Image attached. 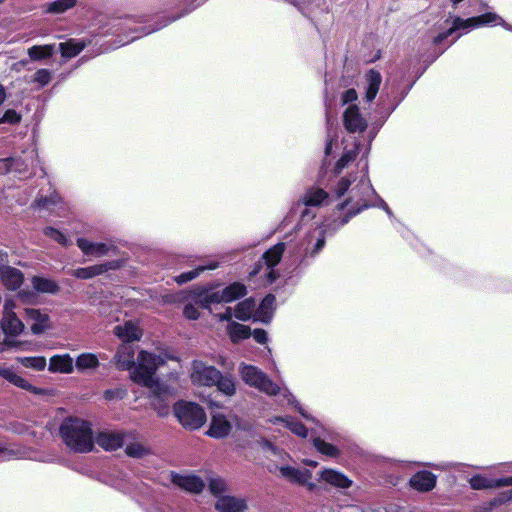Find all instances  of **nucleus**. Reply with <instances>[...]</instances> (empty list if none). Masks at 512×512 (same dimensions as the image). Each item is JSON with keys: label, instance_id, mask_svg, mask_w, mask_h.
Wrapping results in <instances>:
<instances>
[{"label": "nucleus", "instance_id": "nucleus-1", "mask_svg": "<svg viewBox=\"0 0 512 512\" xmlns=\"http://www.w3.org/2000/svg\"><path fill=\"white\" fill-rule=\"evenodd\" d=\"M168 359H174L167 354H153L141 350L138 354V364L131 371L130 378L137 384L149 388L155 397L166 399L176 394V387L160 382L154 375L159 367L164 365Z\"/></svg>", "mask_w": 512, "mask_h": 512}, {"label": "nucleus", "instance_id": "nucleus-2", "mask_svg": "<svg viewBox=\"0 0 512 512\" xmlns=\"http://www.w3.org/2000/svg\"><path fill=\"white\" fill-rule=\"evenodd\" d=\"M264 448L267 452H270L273 457L267 465V469L270 473L291 484L304 486L309 491H313L316 488V484L311 481L312 472L310 470L289 465L287 463L290 459L289 454L267 441L264 442Z\"/></svg>", "mask_w": 512, "mask_h": 512}, {"label": "nucleus", "instance_id": "nucleus-3", "mask_svg": "<svg viewBox=\"0 0 512 512\" xmlns=\"http://www.w3.org/2000/svg\"><path fill=\"white\" fill-rule=\"evenodd\" d=\"M60 435L64 443L75 452L87 453L94 448L91 424L83 419H66L60 427Z\"/></svg>", "mask_w": 512, "mask_h": 512}, {"label": "nucleus", "instance_id": "nucleus-4", "mask_svg": "<svg viewBox=\"0 0 512 512\" xmlns=\"http://www.w3.org/2000/svg\"><path fill=\"white\" fill-rule=\"evenodd\" d=\"M238 370L247 385L270 396L280 392V387L256 366L241 363Z\"/></svg>", "mask_w": 512, "mask_h": 512}, {"label": "nucleus", "instance_id": "nucleus-5", "mask_svg": "<svg viewBox=\"0 0 512 512\" xmlns=\"http://www.w3.org/2000/svg\"><path fill=\"white\" fill-rule=\"evenodd\" d=\"M173 411L179 423L186 429H199L206 422L203 408L196 403L179 401L174 405Z\"/></svg>", "mask_w": 512, "mask_h": 512}, {"label": "nucleus", "instance_id": "nucleus-6", "mask_svg": "<svg viewBox=\"0 0 512 512\" xmlns=\"http://www.w3.org/2000/svg\"><path fill=\"white\" fill-rule=\"evenodd\" d=\"M16 303L9 298L4 301L0 326L7 337H17L25 330L23 321L15 312Z\"/></svg>", "mask_w": 512, "mask_h": 512}, {"label": "nucleus", "instance_id": "nucleus-7", "mask_svg": "<svg viewBox=\"0 0 512 512\" xmlns=\"http://www.w3.org/2000/svg\"><path fill=\"white\" fill-rule=\"evenodd\" d=\"M220 377V371L201 360H194L190 370V380L194 385L211 387Z\"/></svg>", "mask_w": 512, "mask_h": 512}, {"label": "nucleus", "instance_id": "nucleus-8", "mask_svg": "<svg viewBox=\"0 0 512 512\" xmlns=\"http://www.w3.org/2000/svg\"><path fill=\"white\" fill-rule=\"evenodd\" d=\"M372 191L371 186L366 181H361L357 186L351 189L349 199L346 203L340 205V209L350 205L351 215L359 213L368 206L367 198Z\"/></svg>", "mask_w": 512, "mask_h": 512}, {"label": "nucleus", "instance_id": "nucleus-9", "mask_svg": "<svg viewBox=\"0 0 512 512\" xmlns=\"http://www.w3.org/2000/svg\"><path fill=\"white\" fill-rule=\"evenodd\" d=\"M24 317L30 324V330L34 335H41L52 329L50 316L44 310L24 308Z\"/></svg>", "mask_w": 512, "mask_h": 512}, {"label": "nucleus", "instance_id": "nucleus-10", "mask_svg": "<svg viewBox=\"0 0 512 512\" xmlns=\"http://www.w3.org/2000/svg\"><path fill=\"white\" fill-rule=\"evenodd\" d=\"M7 254L4 253V260H0V282L9 290L18 289L23 281V273L11 266L7 265Z\"/></svg>", "mask_w": 512, "mask_h": 512}, {"label": "nucleus", "instance_id": "nucleus-11", "mask_svg": "<svg viewBox=\"0 0 512 512\" xmlns=\"http://www.w3.org/2000/svg\"><path fill=\"white\" fill-rule=\"evenodd\" d=\"M343 121L346 130L350 133H361L367 127V121L356 105H351L345 110Z\"/></svg>", "mask_w": 512, "mask_h": 512}, {"label": "nucleus", "instance_id": "nucleus-12", "mask_svg": "<svg viewBox=\"0 0 512 512\" xmlns=\"http://www.w3.org/2000/svg\"><path fill=\"white\" fill-rule=\"evenodd\" d=\"M134 349L129 343L123 342L117 349L113 358L115 365L120 370H134L138 364V359L135 362Z\"/></svg>", "mask_w": 512, "mask_h": 512}, {"label": "nucleus", "instance_id": "nucleus-13", "mask_svg": "<svg viewBox=\"0 0 512 512\" xmlns=\"http://www.w3.org/2000/svg\"><path fill=\"white\" fill-rule=\"evenodd\" d=\"M232 425L225 415L221 413L212 414L211 424L207 434L213 438H224L231 431Z\"/></svg>", "mask_w": 512, "mask_h": 512}, {"label": "nucleus", "instance_id": "nucleus-14", "mask_svg": "<svg viewBox=\"0 0 512 512\" xmlns=\"http://www.w3.org/2000/svg\"><path fill=\"white\" fill-rule=\"evenodd\" d=\"M469 483L475 490L491 489L502 486H512V477L491 479L483 475H475L469 479Z\"/></svg>", "mask_w": 512, "mask_h": 512}, {"label": "nucleus", "instance_id": "nucleus-15", "mask_svg": "<svg viewBox=\"0 0 512 512\" xmlns=\"http://www.w3.org/2000/svg\"><path fill=\"white\" fill-rule=\"evenodd\" d=\"M77 246L87 256L102 257L107 255L113 248L112 245L107 243H96L89 241L86 238H78Z\"/></svg>", "mask_w": 512, "mask_h": 512}, {"label": "nucleus", "instance_id": "nucleus-16", "mask_svg": "<svg viewBox=\"0 0 512 512\" xmlns=\"http://www.w3.org/2000/svg\"><path fill=\"white\" fill-rule=\"evenodd\" d=\"M48 370L51 373L71 374L74 371V361L69 354L54 355L49 360Z\"/></svg>", "mask_w": 512, "mask_h": 512}, {"label": "nucleus", "instance_id": "nucleus-17", "mask_svg": "<svg viewBox=\"0 0 512 512\" xmlns=\"http://www.w3.org/2000/svg\"><path fill=\"white\" fill-rule=\"evenodd\" d=\"M126 434L119 432H101L96 437L99 446L107 451H113L123 446Z\"/></svg>", "mask_w": 512, "mask_h": 512}, {"label": "nucleus", "instance_id": "nucleus-18", "mask_svg": "<svg viewBox=\"0 0 512 512\" xmlns=\"http://www.w3.org/2000/svg\"><path fill=\"white\" fill-rule=\"evenodd\" d=\"M114 334L122 340V342L137 341L142 336V330L133 321H127L123 325H117L114 328Z\"/></svg>", "mask_w": 512, "mask_h": 512}, {"label": "nucleus", "instance_id": "nucleus-19", "mask_svg": "<svg viewBox=\"0 0 512 512\" xmlns=\"http://www.w3.org/2000/svg\"><path fill=\"white\" fill-rule=\"evenodd\" d=\"M319 475L322 481L336 488L348 489L352 486V480L337 470L324 469Z\"/></svg>", "mask_w": 512, "mask_h": 512}, {"label": "nucleus", "instance_id": "nucleus-20", "mask_svg": "<svg viewBox=\"0 0 512 512\" xmlns=\"http://www.w3.org/2000/svg\"><path fill=\"white\" fill-rule=\"evenodd\" d=\"M116 267V262L96 264L89 267L77 268L73 270L72 275L78 279H90L101 275L110 269H115Z\"/></svg>", "mask_w": 512, "mask_h": 512}, {"label": "nucleus", "instance_id": "nucleus-21", "mask_svg": "<svg viewBox=\"0 0 512 512\" xmlns=\"http://www.w3.org/2000/svg\"><path fill=\"white\" fill-rule=\"evenodd\" d=\"M246 507L244 499L234 496H221L215 504V508L219 512H243Z\"/></svg>", "mask_w": 512, "mask_h": 512}, {"label": "nucleus", "instance_id": "nucleus-22", "mask_svg": "<svg viewBox=\"0 0 512 512\" xmlns=\"http://www.w3.org/2000/svg\"><path fill=\"white\" fill-rule=\"evenodd\" d=\"M476 27H478V25H477V22L475 21L474 17H471V18H468V19H462L460 17H456L453 20L452 26L446 32L440 33L439 35H437L435 37V39H434V42L439 44L444 39H446L447 37L452 35L455 31H458V30H461V29L469 31V30L474 29Z\"/></svg>", "mask_w": 512, "mask_h": 512}, {"label": "nucleus", "instance_id": "nucleus-23", "mask_svg": "<svg viewBox=\"0 0 512 512\" xmlns=\"http://www.w3.org/2000/svg\"><path fill=\"white\" fill-rule=\"evenodd\" d=\"M436 484V477L428 471H421L413 475L410 479V485L420 492L432 490Z\"/></svg>", "mask_w": 512, "mask_h": 512}, {"label": "nucleus", "instance_id": "nucleus-24", "mask_svg": "<svg viewBox=\"0 0 512 512\" xmlns=\"http://www.w3.org/2000/svg\"><path fill=\"white\" fill-rule=\"evenodd\" d=\"M0 376L19 388L31 391L34 394L41 393V389L31 385L27 380L15 373L11 368L0 366Z\"/></svg>", "mask_w": 512, "mask_h": 512}, {"label": "nucleus", "instance_id": "nucleus-25", "mask_svg": "<svg viewBox=\"0 0 512 512\" xmlns=\"http://www.w3.org/2000/svg\"><path fill=\"white\" fill-rule=\"evenodd\" d=\"M365 80H366V85H367L365 99L368 102H371L375 99V97L379 91V88H380V85L382 82V76H381L380 72H378L374 69H370L365 74Z\"/></svg>", "mask_w": 512, "mask_h": 512}, {"label": "nucleus", "instance_id": "nucleus-26", "mask_svg": "<svg viewBox=\"0 0 512 512\" xmlns=\"http://www.w3.org/2000/svg\"><path fill=\"white\" fill-rule=\"evenodd\" d=\"M33 289L38 293L56 294L60 290V286L56 280L42 276H34L31 278Z\"/></svg>", "mask_w": 512, "mask_h": 512}, {"label": "nucleus", "instance_id": "nucleus-27", "mask_svg": "<svg viewBox=\"0 0 512 512\" xmlns=\"http://www.w3.org/2000/svg\"><path fill=\"white\" fill-rule=\"evenodd\" d=\"M275 304V297L271 294L267 295L259 305L258 309L255 311L254 319L256 321H261L267 323L272 318V313Z\"/></svg>", "mask_w": 512, "mask_h": 512}, {"label": "nucleus", "instance_id": "nucleus-28", "mask_svg": "<svg viewBox=\"0 0 512 512\" xmlns=\"http://www.w3.org/2000/svg\"><path fill=\"white\" fill-rule=\"evenodd\" d=\"M175 484L180 488L192 492L199 493L204 488V482L197 476H178L174 479Z\"/></svg>", "mask_w": 512, "mask_h": 512}, {"label": "nucleus", "instance_id": "nucleus-29", "mask_svg": "<svg viewBox=\"0 0 512 512\" xmlns=\"http://www.w3.org/2000/svg\"><path fill=\"white\" fill-rule=\"evenodd\" d=\"M85 47L86 43L84 41L76 39H69L68 41L59 44V50L64 58H73L77 56Z\"/></svg>", "mask_w": 512, "mask_h": 512}, {"label": "nucleus", "instance_id": "nucleus-30", "mask_svg": "<svg viewBox=\"0 0 512 512\" xmlns=\"http://www.w3.org/2000/svg\"><path fill=\"white\" fill-rule=\"evenodd\" d=\"M99 366L98 357L93 353H82L76 360L74 367L79 372H85L88 370H94Z\"/></svg>", "mask_w": 512, "mask_h": 512}, {"label": "nucleus", "instance_id": "nucleus-31", "mask_svg": "<svg viewBox=\"0 0 512 512\" xmlns=\"http://www.w3.org/2000/svg\"><path fill=\"white\" fill-rule=\"evenodd\" d=\"M273 424L282 423L286 428L297 436L305 438L307 436V429L300 422L293 420L291 417H274L270 419Z\"/></svg>", "mask_w": 512, "mask_h": 512}, {"label": "nucleus", "instance_id": "nucleus-32", "mask_svg": "<svg viewBox=\"0 0 512 512\" xmlns=\"http://www.w3.org/2000/svg\"><path fill=\"white\" fill-rule=\"evenodd\" d=\"M256 303L253 299H246L238 303L234 309V316L242 321L249 320L254 316Z\"/></svg>", "mask_w": 512, "mask_h": 512}, {"label": "nucleus", "instance_id": "nucleus-33", "mask_svg": "<svg viewBox=\"0 0 512 512\" xmlns=\"http://www.w3.org/2000/svg\"><path fill=\"white\" fill-rule=\"evenodd\" d=\"M55 45H34L27 50V54L32 61H39L50 58L54 53Z\"/></svg>", "mask_w": 512, "mask_h": 512}, {"label": "nucleus", "instance_id": "nucleus-34", "mask_svg": "<svg viewBox=\"0 0 512 512\" xmlns=\"http://www.w3.org/2000/svg\"><path fill=\"white\" fill-rule=\"evenodd\" d=\"M227 333L232 342H238L251 336L250 328L237 322H231L227 326Z\"/></svg>", "mask_w": 512, "mask_h": 512}, {"label": "nucleus", "instance_id": "nucleus-35", "mask_svg": "<svg viewBox=\"0 0 512 512\" xmlns=\"http://www.w3.org/2000/svg\"><path fill=\"white\" fill-rule=\"evenodd\" d=\"M218 267V263L215 261H210L207 265H199L195 269L180 274L175 278L176 282L179 284H183L186 282H189L195 278H197L200 273H202L205 270H214Z\"/></svg>", "mask_w": 512, "mask_h": 512}, {"label": "nucleus", "instance_id": "nucleus-36", "mask_svg": "<svg viewBox=\"0 0 512 512\" xmlns=\"http://www.w3.org/2000/svg\"><path fill=\"white\" fill-rule=\"evenodd\" d=\"M284 251V243H277L276 245H274L272 248L267 250L263 255V260L265 261V264L269 268L276 266L280 262Z\"/></svg>", "mask_w": 512, "mask_h": 512}, {"label": "nucleus", "instance_id": "nucleus-37", "mask_svg": "<svg viewBox=\"0 0 512 512\" xmlns=\"http://www.w3.org/2000/svg\"><path fill=\"white\" fill-rule=\"evenodd\" d=\"M77 4V0H55L44 6V11L50 14H62L72 9Z\"/></svg>", "mask_w": 512, "mask_h": 512}, {"label": "nucleus", "instance_id": "nucleus-38", "mask_svg": "<svg viewBox=\"0 0 512 512\" xmlns=\"http://www.w3.org/2000/svg\"><path fill=\"white\" fill-rule=\"evenodd\" d=\"M328 198V193L321 188L310 189L303 198L305 206H317Z\"/></svg>", "mask_w": 512, "mask_h": 512}, {"label": "nucleus", "instance_id": "nucleus-39", "mask_svg": "<svg viewBox=\"0 0 512 512\" xmlns=\"http://www.w3.org/2000/svg\"><path fill=\"white\" fill-rule=\"evenodd\" d=\"M220 392L226 396H233L236 393V384L232 377L224 376L220 372V377L215 381V384Z\"/></svg>", "mask_w": 512, "mask_h": 512}, {"label": "nucleus", "instance_id": "nucleus-40", "mask_svg": "<svg viewBox=\"0 0 512 512\" xmlns=\"http://www.w3.org/2000/svg\"><path fill=\"white\" fill-rule=\"evenodd\" d=\"M222 290L225 296V302H232L246 294V287L239 282L232 283Z\"/></svg>", "mask_w": 512, "mask_h": 512}, {"label": "nucleus", "instance_id": "nucleus-41", "mask_svg": "<svg viewBox=\"0 0 512 512\" xmlns=\"http://www.w3.org/2000/svg\"><path fill=\"white\" fill-rule=\"evenodd\" d=\"M313 444L318 452L328 457H338L340 455V450L333 444L327 443L319 437H315L313 439Z\"/></svg>", "mask_w": 512, "mask_h": 512}, {"label": "nucleus", "instance_id": "nucleus-42", "mask_svg": "<svg viewBox=\"0 0 512 512\" xmlns=\"http://www.w3.org/2000/svg\"><path fill=\"white\" fill-rule=\"evenodd\" d=\"M17 361L21 363L24 367L31 368L36 371L44 370L47 365L46 358L43 356L18 357Z\"/></svg>", "mask_w": 512, "mask_h": 512}, {"label": "nucleus", "instance_id": "nucleus-43", "mask_svg": "<svg viewBox=\"0 0 512 512\" xmlns=\"http://www.w3.org/2000/svg\"><path fill=\"white\" fill-rule=\"evenodd\" d=\"M28 164L20 163V159L17 158H7L0 159V173L8 172L14 167L15 171L22 173L26 170Z\"/></svg>", "mask_w": 512, "mask_h": 512}, {"label": "nucleus", "instance_id": "nucleus-44", "mask_svg": "<svg viewBox=\"0 0 512 512\" xmlns=\"http://www.w3.org/2000/svg\"><path fill=\"white\" fill-rule=\"evenodd\" d=\"M474 18L478 27L492 24L506 26L504 20L496 13L488 12Z\"/></svg>", "mask_w": 512, "mask_h": 512}, {"label": "nucleus", "instance_id": "nucleus-45", "mask_svg": "<svg viewBox=\"0 0 512 512\" xmlns=\"http://www.w3.org/2000/svg\"><path fill=\"white\" fill-rule=\"evenodd\" d=\"M225 302L223 290L213 291L200 298L202 307L209 308L212 304Z\"/></svg>", "mask_w": 512, "mask_h": 512}, {"label": "nucleus", "instance_id": "nucleus-46", "mask_svg": "<svg viewBox=\"0 0 512 512\" xmlns=\"http://www.w3.org/2000/svg\"><path fill=\"white\" fill-rule=\"evenodd\" d=\"M358 154V146L356 145L354 149L347 150L343 153L342 157L338 160L335 165L336 173H340L350 162L354 161Z\"/></svg>", "mask_w": 512, "mask_h": 512}, {"label": "nucleus", "instance_id": "nucleus-47", "mask_svg": "<svg viewBox=\"0 0 512 512\" xmlns=\"http://www.w3.org/2000/svg\"><path fill=\"white\" fill-rule=\"evenodd\" d=\"M125 452L130 457L140 458L148 453V449L142 443L134 442L126 446Z\"/></svg>", "mask_w": 512, "mask_h": 512}, {"label": "nucleus", "instance_id": "nucleus-48", "mask_svg": "<svg viewBox=\"0 0 512 512\" xmlns=\"http://www.w3.org/2000/svg\"><path fill=\"white\" fill-rule=\"evenodd\" d=\"M44 234L47 237H49L50 239H52L53 241H55L63 246H67L69 244L67 237L62 232H60L59 230H57L55 228L46 227L44 229Z\"/></svg>", "mask_w": 512, "mask_h": 512}, {"label": "nucleus", "instance_id": "nucleus-49", "mask_svg": "<svg viewBox=\"0 0 512 512\" xmlns=\"http://www.w3.org/2000/svg\"><path fill=\"white\" fill-rule=\"evenodd\" d=\"M510 499H512V490H510L508 492H504L501 495V497H499L497 499H494L493 501H491L487 505L479 508L476 512H491L493 506L499 505V504H501V503H503L505 501H508Z\"/></svg>", "mask_w": 512, "mask_h": 512}, {"label": "nucleus", "instance_id": "nucleus-50", "mask_svg": "<svg viewBox=\"0 0 512 512\" xmlns=\"http://www.w3.org/2000/svg\"><path fill=\"white\" fill-rule=\"evenodd\" d=\"M127 395V390L123 387L108 389L104 392V398L108 401L121 400Z\"/></svg>", "mask_w": 512, "mask_h": 512}, {"label": "nucleus", "instance_id": "nucleus-51", "mask_svg": "<svg viewBox=\"0 0 512 512\" xmlns=\"http://www.w3.org/2000/svg\"><path fill=\"white\" fill-rule=\"evenodd\" d=\"M51 72L48 69H39L35 72L33 82L46 86L51 81Z\"/></svg>", "mask_w": 512, "mask_h": 512}, {"label": "nucleus", "instance_id": "nucleus-52", "mask_svg": "<svg viewBox=\"0 0 512 512\" xmlns=\"http://www.w3.org/2000/svg\"><path fill=\"white\" fill-rule=\"evenodd\" d=\"M209 489L214 495H219L226 490V483L221 478H211L209 481Z\"/></svg>", "mask_w": 512, "mask_h": 512}, {"label": "nucleus", "instance_id": "nucleus-53", "mask_svg": "<svg viewBox=\"0 0 512 512\" xmlns=\"http://www.w3.org/2000/svg\"><path fill=\"white\" fill-rule=\"evenodd\" d=\"M20 120H21L20 114H18L13 109H9L0 118V124H2V123L16 124V123L20 122Z\"/></svg>", "mask_w": 512, "mask_h": 512}, {"label": "nucleus", "instance_id": "nucleus-54", "mask_svg": "<svg viewBox=\"0 0 512 512\" xmlns=\"http://www.w3.org/2000/svg\"><path fill=\"white\" fill-rule=\"evenodd\" d=\"M351 180L348 178H341L339 182L337 183L334 192L337 195V197H341L344 195V193L348 190L349 186L351 185Z\"/></svg>", "mask_w": 512, "mask_h": 512}, {"label": "nucleus", "instance_id": "nucleus-55", "mask_svg": "<svg viewBox=\"0 0 512 512\" xmlns=\"http://www.w3.org/2000/svg\"><path fill=\"white\" fill-rule=\"evenodd\" d=\"M183 313L190 320H196L199 317L198 309L192 304L185 305Z\"/></svg>", "mask_w": 512, "mask_h": 512}, {"label": "nucleus", "instance_id": "nucleus-56", "mask_svg": "<svg viewBox=\"0 0 512 512\" xmlns=\"http://www.w3.org/2000/svg\"><path fill=\"white\" fill-rule=\"evenodd\" d=\"M358 98L357 92L355 89H348L342 94V103L348 104L356 101Z\"/></svg>", "mask_w": 512, "mask_h": 512}, {"label": "nucleus", "instance_id": "nucleus-57", "mask_svg": "<svg viewBox=\"0 0 512 512\" xmlns=\"http://www.w3.org/2000/svg\"><path fill=\"white\" fill-rule=\"evenodd\" d=\"M24 342H19V341H15V340H11V339H5V341L3 343H0V353L1 352H4L6 347H18L20 349H25L23 346H24Z\"/></svg>", "mask_w": 512, "mask_h": 512}, {"label": "nucleus", "instance_id": "nucleus-58", "mask_svg": "<svg viewBox=\"0 0 512 512\" xmlns=\"http://www.w3.org/2000/svg\"><path fill=\"white\" fill-rule=\"evenodd\" d=\"M17 296L23 303H32L35 299V294L28 290L20 291Z\"/></svg>", "mask_w": 512, "mask_h": 512}, {"label": "nucleus", "instance_id": "nucleus-59", "mask_svg": "<svg viewBox=\"0 0 512 512\" xmlns=\"http://www.w3.org/2000/svg\"><path fill=\"white\" fill-rule=\"evenodd\" d=\"M251 335L258 343L264 344L267 341V333L262 329L254 330V332L251 333Z\"/></svg>", "mask_w": 512, "mask_h": 512}, {"label": "nucleus", "instance_id": "nucleus-60", "mask_svg": "<svg viewBox=\"0 0 512 512\" xmlns=\"http://www.w3.org/2000/svg\"><path fill=\"white\" fill-rule=\"evenodd\" d=\"M284 397L287 399L288 403L292 404V405H295L298 412L305 418H309V416L304 412V410L297 404L294 396L292 394H290L289 392H286L284 394Z\"/></svg>", "mask_w": 512, "mask_h": 512}, {"label": "nucleus", "instance_id": "nucleus-61", "mask_svg": "<svg viewBox=\"0 0 512 512\" xmlns=\"http://www.w3.org/2000/svg\"><path fill=\"white\" fill-rule=\"evenodd\" d=\"M319 234H320V236L317 239V242L313 249V253H318L322 249V247L324 246V243H325V238H324L322 231H320Z\"/></svg>", "mask_w": 512, "mask_h": 512}, {"label": "nucleus", "instance_id": "nucleus-62", "mask_svg": "<svg viewBox=\"0 0 512 512\" xmlns=\"http://www.w3.org/2000/svg\"><path fill=\"white\" fill-rule=\"evenodd\" d=\"M218 317H219L220 320H227V321H229L232 318V309L231 308H227L225 313L219 314Z\"/></svg>", "mask_w": 512, "mask_h": 512}, {"label": "nucleus", "instance_id": "nucleus-63", "mask_svg": "<svg viewBox=\"0 0 512 512\" xmlns=\"http://www.w3.org/2000/svg\"><path fill=\"white\" fill-rule=\"evenodd\" d=\"M12 452L0 447V460H8L11 457Z\"/></svg>", "mask_w": 512, "mask_h": 512}, {"label": "nucleus", "instance_id": "nucleus-64", "mask_svg": "<svg viewBox=\"0 0 512 512\" xmlns=\"http://www.w3.org/2000/svg\"><path fill=\"white\" fill-rule=\"evenodd\" d=\"M161 27H162V26H157V27H154V28H151V29H148V28H142V29H141V33H142L143 35H148V34H150V33L154 32V31H156V30L160 29Z\"/></svg>", "mask_w": 512, "mask_h": 512}]
</instances>
